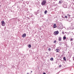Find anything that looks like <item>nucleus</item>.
<instances>
[{
    "label": "nucleus",
    "instance_id": "obj_1",
    "mask_svg": "<svg viewBox=\"0 0 74 74\" xmlns=\"http://www.w3.org/2000/svg\"><path fill=\"white\" fill-rule=\"evenodd\" d=\"M46 4V1L45 0H43L42 2L41 3V4L42 5H45Z\"/></svg>",
    "mask_w": 74,
    "mask_h": 74
},
{
    "label": "nucleus",
    "instance_id": "obj_2",
    "mask_svg": "<svg viewBox=\"0 0 74 74\" xmlns=\"http://www.w3.org/2000/svg\"><path fill=\"white\" fill-rule=\"evenodd\" d=\"M1 23L2 24V26H5V22H4V21H1Z\"/></svg>",
    "mask_w": 74,
    "mask_h": 74
},
{
    "label": "nucleus",
    "instance_id": "obj_3",
    "mask_svg": "<svg viewBox=\"0 0 74 74\" xmlns=\"http://www.w3.org/2000/svg\"><path fill=\"white\" fill-rule=\"evenodd\" d=\"M26 36V34L25 33L24 34L22 35V36L24 38Z\"/></svg>",
    "mask_w": 74,
    "mask_h": 74
},
{
    "label": "nucleus",
    "instance_id": "obj_4",
    "mask_svg": "<svg viewBox=\"0 0 74 74\" xmlns=\"http://www.w3.org/2000/svg\"><path fill=\"white\" fill-rule=\"evenodd\" d=\"M62 7L64 8H67V5L65 4L62 5Z\"/></svg>",
    "mask_w": 74,
    "mask_h": 74
},
{
    "label": "nucleus",
    "instance_id": "obj_5",
    "mask_svg": "<svg viewBox=\"0 0 74 74\" xmlns=\"http://www.w3.org/2000/svg\"><path fill=\"white\" fill-rule=\"evenodd\" d=\"M54 34H56V35H58V34H59V31H55L54 32Z\"/></svg>",
    "mask_w": 74,
    "mask_h": 74
},
{
    "label": "nucleus",
    "instance_id": "obj_6",
    "mask_svg": "<svg viewBox=\"0 0 74 74\" xmlns=\"http://www.w3.org/2000/svg\"><path fill=\"white\" fill-rule=\"evenodd\" d=\"M58 41H62V38H61V37H60L59 38H58Z\"/></svg>",
    "mask_w": 74,
    "mask_h": 74
},
{
    "label": "nucleus",
    "instance_id": "obj_7",
    "mask_svg": "<svg viewBox=\"0 0 74 74\" xmlns=\"http://www.w3.org/2000/svg\"><path fill=\"white\" fill-rule=\"evenodd\" d=\"M63 3V1L62 0L60 1L59 2V4H61L62 3Z\"/></svg>",
    "mask_w": 74,
    "mask_h": 74
},
{
    "label": "nucleus",
    "instance_id": "obj_8",
    "mask_svg": "<svg viewBox=\"0 0 74 74\" xmlns=\"http://www.w3.org/2000/svg\"><path fill=\"white\" fill-rule=\"evenodd\" d=\"M33 15L32 14H30L29 17H33Z\"/></svg>",
    "mask_w": 74,
    "mask_h": 74
},
{
    "label": "nucleus",
    "instance_id": "obj_9",
    "mask_svg": "<svg viewBox=\"0 0 74 74\" xmlns=\"http://www.w3.org/2000/svg\"><path fill=\"white\" fill-rule=\"evenodd\" d=\"M65 36H66V35H64V36L63 37V39H64V40H66V37Z\"/></svg>",
    "mask_w": 74,
    "mask_h": 74
},
{
    "label": "nucleus",
    "instance_id": "obj_10",
    "mask_svg": "<svg viewBox=\"0 0 74 74\" xmlns=\"http://www.w3.org/2000/svg\"><path fill=\"white\" fill-rule=\"evenodd\" d=\"M53 27L54 28H56V24H54L53 25Z\"/></svg>",
    "mask_w": 74,
    "mask_h": 74
},
{
    "label": "nucleus",
    "instance_id": "obj_11",
    "mask_svg": "<svg viewBox=\"0 0 74 74\" xmlns=\"http://www.w3.org/2000/svg\"><path fill=\"white\" fill-rule=\"evenodd\" d=\"M56 51L57 52H59V49H56Z\"/></svg>",
    "mask_w": 74,
    "mask_h": 74
},
{
    "label": "nucleus",
    "instance_id": "obj_12",
    "mask_svg": "<svg viewBox=\"0 0 74 74\" xmlns=\"http://www.w3.org/2000/svg\"><path fill=\"white\" fill-rule=\"evenodd\" d=\"M63 59H64V61H66V57H64L63 58Z\"/></svg>",
    "mask_w": 74,
    "mask_h": 74
},
{
    "label": "nucleus",
    "instance_id": "obj_13",
    "mask_svg": "<svg viewBox=\"0 0 74 74\" xmlns=\"http://www.w3.org/2000/svg\"><path fill=\"white\" fill-rule=\"evenodd\" d=\"M72 26V27H73V28H74V24H72V25H71Z\"/></svg>",
    "mask_w": 74,
    "mask_h": 74
},
{
    "label": "nucleus",
    "instance_id": "obj_14",
    "mask_svg": "<svg viewBox=\"0 0 74 74\" xmlns=\"http://www.w3.org/2000/svg\"><path fill=\"white\" fill-rule=\"evenodd\" d=\"M20 1L21 3H23V4H24V2H23V0Z\"/></svg>",
    "mask_w": 74,
    "mask_h": 74
},
{
    "label": "nucleus",
    "instance_id": "obj_15",
    "mask_svg": "<svg viewBox=\"0 0 74 74\" xmlns=\"http://www.w3.org/2000/svg\"><path fill=\"white\" fill-rule=\"evenodd\" d=\"M50 60H53V58H50Z\"/></svg>",
    "mask_w": 74,
    "mask_h": 74
},
{
    "label": "nucleus",
    "instance_id": "obj_16",
    "mask_svg": "<svg viewBox=\"0 0 74 74\" xmlns=\"http://www.w3.org/2000/svg\"><path fill=\"white\" fill-rule=\"evenodd\" d=\"M47 10H46V11H45V12H44L45 14H47Z\"/></svg>",
    "mask_w": 74,
    "mask_h": 74
},
{
    "label": "nucleus",
    "instance_id": "obj_17",
    "mask_svg": "<svg viewBox=\"0 0 74 74\" xmlns=\"http://www.w3.org/2000/svg\"><path fill=\"white\" fill-rule=\"evenodd\" d=\"M28 47L29 48H31V45H28Z\"/></svg>",
    "mask_w": 74,
    "mask_h": 74
},
{
    "label": "nucleus",
    "instance_id": "obj_18",
    "mask_svg": "<svg viewBox=\"0 0 74 74\" xmlns=\"http://www.w3.org/2000/svg\"><path fill=\"white\" fill-rule=\"evenodd\" d=\"M67 16H68L69 17V18H70V16H71L69 14H68L67 15Z\"/></svg>",
    "mask_w": 74,
    "mask_h": 74
},
{
    "label": "nucleus",
    "instance_id": "obj_19",
    "mask_svg": "<svg viewBox=\"0 0 74 74\" xmlns=\"http://www.w3.org/2000/svg\"><path fill=\"white\" fill-rule=\"evenodd\" d=\"M70 18H73V15H70Z\"/></svg>",
    "mask_w": 74,
    "mask_h": 74
},
{
    "label": "nucleus",
    "instance_id": "obj_20",
    "mask_svg": "<svg viewBox=\"0 0 74 74\" xmlns=\"http://www.w3.org/2000/svg\"><path fill=\"white\" fill-rule=\"evenodd\" d=\"M64 17L65 18H67V16H65Z\"/></svg>",
    "mask_w": 74,
    "mask_h": 74
},
{
    "label": "nucleus",
    "instance_id": "obj_21",
    "mask_svg": "<svg viewBox=\"0 0 74 74\" xmlns=\"http://www.w3.org/2000/svg\"><path fill=\"white\" fill-rule=\"evenodd\" d=\"M48 50H49V51H51V49L50 48H49L48 49Z\"/></svg>",
    "mask_w": 74,
    "mask_h": 74
},
{
    "label": "nucleus",
    "instance_id": "obj_22",
    "mask_svg": "<svg viewBox=\"0 0 74 74\" xmlns=\"http://www.w3.org/2000/svg\"><path fill=\"white\" fill-rule=\"evenodd\" d=\"M56 41L55 40L53 42L54 43H56Z\"/></svg>",
    "mask_w": 74,
    "mask_h": 74
},
{
    "label": "nucleus",
    "instance_id": "obj_23",
    "mask_svg": "<svg viewBox=\"0 0 74 74\" xmlns=\"http://www.w3.org/2000/svg\"><path fill=\"white\" fill-rule=\"evenodd\" d=\"M71 1L72 3H73V1L74 2V0H71Z\"/></svg>",
    "mask_w": 74,
    "mask_h": 74
},
{
    "label": "nucleus",
    "instance_id": "obj_24",
    "mask_svg": "<svg viewBox=\"0 0 74 74\" xmlns=\"http://www.w3.org/2000/svg\"><path fill=\"white\" fill-rule=\"evenodd\" d=\"M62 33L63 34H64V32H62Z\"/></svg>",
    "mask_w": 74,
    "mask_h": 74
},
{
    "label": "nucleus",
    "instance_id": "obj_25",
    "mask_svg": "<svg viewBox=\"0 0 74 74\" xmlns=\"http://www.w3.org/2000/svg\"><path fill=\"white\" fill-rule=\"evenodd\" d=\"M62 18H65V17H64V16H62Z\"/></svg>",
    "mask_w": 74,
    "mask_h": 74
},
{
    "label": "nucleus",
    "instance_id": "obj_26",
    "mask_svg": "<svg viewBox=\"0 0 74 74\" xmlns=\"http://www.w3.org/2000/svg\"><path fill=\"white\" fill-rule=\"evenodd\" d=\"M62 66V65H60L59 66V67H61Z\"/></svg>",
    "mask_w": 74,
    "mask_h": 74
},
{
    "label": "nucleus",
    "instance_id": "obj_27",
    "mask_svg": "<svg viewBox=\"0 0 74 74\" xmlns=\"http://www.w3.org/2000/svg\"><path fill=\"white\" fill-rule=\"evenodd\" d=\"M43 74H46V73H44V72L43 73Z\"/></svg>",
    "mask_w": 74,
    "mask_h": 74
},
{
    "label": "nucleus",
    "instance_id": "obj_28",
    "mask_svg": "<svg viewBox=\"0 0 74 74\" xmlns=\"http://www.w3.org/2000/svg\"><path fill=\"white\" fill-rule=\"evenodd\" d=\"M71 40H73V39L72 38H71Z\"/></svg>",
    "mask_w": 74,
    "mask_h": 74
},
{
    "label": "nucleus",
    "instance_id": "obj_29",
    "mask_svg": "<svg viewBox=\"0 0 74 74\" xmlns=\"http://www.w3.org/2000/svg\"><path fill=\"white\" fill-rule=\"evenodd\" d=\"M45 46H46L45 45H44V46H43V47H45Z\"/></svg>",
    "mask_w": 74,
    "mask_h": 74
},
{
    "label": "nucleus",
    "instance_id": "obj_30",
    "mask_svg": "<svg viewBox=\"0 0 74 74\" xmlns=\"http://www.w3.org/2000/svg\"><path fill=\"white\" fill-rule=\"evenodd\" d=\"M1 6V5H0V8Z\"/></svg>",
    "mask_w": 74,
    "mask_h": 74
},
{
    "label": "nucleus",
    "instance_id": "obj_31",
    "mask_svg": "<svg viewBox=\"0 0 74 74\" xmlns=\"http://www.w3.org/2000/svg\"><path fill=\"white\" fill-rule=\"evenodd\" d=\"M32 71H31V73H32Z\"/></svg>",
    "mask_w": 74,
    "mask_h": 74
},
{
    "label": "nucleus",
    "instance_id": "obj_32",
    "mask_svg": "<svg viewBox=\"0 0 74 74\" xmlns=\"http://www.w3.org/2000/svg\"><path fill=\"white\" fill-rule=\"evenodd\" d=\"M57 74H59V73H57Z\"/></svg>",
    "mask_w": 74,
    "mask_h": 74
}]
</instances>
